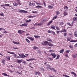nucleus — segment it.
I'll return each mask as SVG.
<instances>
[{"instance_id":"obj_1","label":"nucleus","mask_w":77,"mask_h":77,"mask_svg":"<svg viewBox=\"0 0 77 77\" xmlns=\"http://www.w3.org/2000/svg\"><path fill=\"white\" fill-rule=\"evenodd\" d=\"M7 53H9L10 54H14V57H17L16 56H17V55L16 54H15V53L13 52H9V51H7Z\"/></svg>"},{"instance_id":"obj_2","label":"nucleus","mask_w":77,"mask_h":77,"mask_svg":"<svg viewBox=\"0 0 77 77\" xmlns=\"http://www.w3.org/2000/svg\"><path fill=\"white\" fill-rule=\"evenodd\" d=\"M19 12H20V13H27V11L25 10H21L19 11Z\"/></svg>"},{"instance_id":"obj_3","label":"nucleus","mask_w":77,"mask_h":77,"mask_svg":"<svg viewBox=\"0 0 77 77\" xmlns=\"http://www.w3.org/2000/svg\"><path fill=\"white\" fill-rule=\"evenodd\" d=\"M50 54L51 56H53V58H55V57H56V56H57V55L54 53H51Z\"/></svg>"},{"instance_id":"obj_4","label":"nucleus","mask_w":77,"mask_h":77,"mask_svg":"<svg viewBox=\"0 0 77 77\" xmlns=\"http://www.w3.org/2000/svg\"><path fill=\"white\" fill-rule=\"evenodd\" d=\"M27 38L32 41H33L35 40V39L31 37H28Z\"/></svg>"},{"instance_id":"obj_5","label":"nucleus","mask_w":77,"mask_h":77,"mask_svg":"<svg viewBox=\"0 0 77 77\" xmlns=\"http://www.w3.org/2000/svg\"><path fill=\"white\" fill-rule=\"evenodd\" d=\"M20 27H23V26H27V24L25 23L22 24L20 26Z\"/></svg>"},{"instance_id":"obj_6","label":"nucleus","mask_w":77,"mask_h":77,"mask_svg":"<svg viewBox=\"0 0 77 77\" xmlns=\"http://www.w3.org/2000/svg\"><path fill=\"white\" fill-rule=\"evenodd\" d=\"M29 6H35V3H32L30 2H29Z\"/></svg>"},{"instance_id":"obj_7","label":"nucleus","mask_w":77,"mask_h":77,"mask_svg":"<svg viewBox=\"0 0 77 77\" xmlns=\"http://www.w3.org/2000/svg\"><path fill=\"white\" fill-rule=\"evenodd\" d=\"M48 42L45 41V42H44L43 43H42V45H47V44H48Z\"/></svg>"},{"instance_id":"obj_8","label":"nucleus","mask_w":77,"mask_h":77,"mask_svg":"<svg viewBox=\"0 0 77 77\" xmlns=\"http://www.w3.org/2000/svg\"><path fill=\"white\" fill-rule=\"evenodd\" d=\"M42 23H35L34 24V26H42Z\"/></svg>"},{"instance_id":"obj_9","label":"nucleus","mask_w":77,"mask_h":77,"mask_svg":"<svg viewBox=\"0 0 77 77\" xmlns=\"http://www.w3.org/2000/svg\"><path fill=\"white\" fill-rule=\"evenodd\" d=\"M23 61V60H17V63H21Z\"/></svg>"},{"instance_id":"obj_10","label":"nucleus","mask_w":77,"mask_h":77,"mask_svg":"<svg viewBox=\"0 0 77 77\" xmlns=\"http://www.w3.org/2000/svg\"><path fill=\"white\" fill-rule=\"evenodd\" d=\"M45 20L43 19V20H42L40 22V24H42L44 23H45Z\"/></svg>"},{"instance_id":"obj_11","label":"nucleus","mask_w":77,"mask_h":77,"mask_svg":"<svg viewBox=\"0 0 77 77\" xmlns=\"http://www.w3.org/2000/svg\"><path fill=\"white\" fill-rule=\"evenodd\" d=\"M35 75H37V74H38V75H40L41 74V72H35Z\"/></svg>"},{"instance_id":"obj_12","label":"nucleus","mask_w":77,"mask_h":77,"mask_svg":"<svg viewBox=\"0 0 77 77\" xmlns=\"http://www.w3.org/2000/svg\"><path fill=\"white\" fill-rule=\"evenodd\" d=\"M2 75H4V76H7V77H9V75H8L7 74L5 73H2Z\"/></svg>"},{"instance_id":"obj_13","label":"nucleus","mask_w":77,"mask_h":77,"mask_svg":"<svg viewBox=\"0 0 77 77\" xmlns=\"http://www.w3.org/2000/svg\"><path fill=\"white\" fill-rule=\"evenodd\" d=\"M48 45H49L50 47L53 46V44H52V43H48Z\"/></svg>"},{"instance_id":"obj_14","label":"nucleus","mask_w":77,"mask_h":77,"mask_svg":"<svg viewBox=\"0 0 77 77\" xmlns=\"http://www.w3.org/2000/svg\"><path fill=\"white\" fill-rule=\"evenodd\" d=\"M53 23V21L51 20L50 21H49L48 23L47 24L48 26H49V25H50V24Z\"/></svg>"},{"instance_id":"obj_15","label":"nucleus","mask_w":77,"mask_h":77,"mask_svg":"<svg viewBox=\"0 0 77 77\" xmlns=\"http://www.w3.org/2000/svg\"><path fill=\"white\" fill-rule=\"evenodd\" d=\"M74 36L75 37H77V31H75L74 33Z\"/></svg>"},{"instance_id":"obj_16","label":"nucleus","mask_w":77,"mask_h":77,"mask_svg":"<svg viewBox=\"0 0 77 77\" xmlns=\"http://www.w3.org/2000/svg\"><path fill=\"white\" fill-rule=\"evenodd\" d=\"M25 40H26V42H28V44H30V41L28 39L26 38Z\"/></svg>"},{"instance_id":"obj_17","label":"nucleus","mask_w":77,"mask_h":77,"mask_svg":"<svg viewBox=\"0 0 77 77\" xmlns=\"http://www.w3.org/2000/svg\"><path fill=\"white\" fill-rule=\"evenodd\" d=\"M18 3H17L14 2L13 4V5L14 6H18Z\"/></svg>"},{"instance_id":"obj_18","label":"nucleus","mask_w":77,"mask_h":77,"mask_svg":"<svg viewBox=\"0 0 77 77\" xmlns=\"http://www.w3.org/2000/svg\"><path fill=\"white\" fill-rule=\"evenodd\" d=\"M64 16H66L68 15V13L66 12V11H64L63 13Z\"/></svg>"},{"instance_id":"obj_19","label":"nucleus","mask_w":77,"mask_h":77,"mask_svg":"<svg viewBox=\"0 0 77 77\" xmlns=\"http://www.w3.org/2000/svg\"><path fill=\"white\" fill-rule=\"evenodd\" d=\"M70 42H77V40H72L70 41Z\"/></svg>"},{"instance_id":"obj_20","label":"nucleus","mask_w":77,"mask_h":77,"mask_svg":"<svg viewBox=\"0 0 77 77\" xmlns=\"http://www.w3.org/2000/svg\"><path fill=\"white\" fill-rule=\"evenodd\" d=\"M33 49L34 50H36V49H38L39 48L36 47V46H34V47H32Z\"/></svg>"},{"instance_id":"obj_21","label":"nucleus","mask_w":77,"mask_h":77,"mask_svg":"<svg viewBox=\"0 0 77 77\" xmlns=\"http://www.w3.org/2000/svg\"><path fill=\"white\" fill-rule=\"evenodd\" d=\"M77 20V17H75L73 19V21H76Z\"/></svg>"},{"instance_id":"obj_22","label":"nucleus","mask_w":77,"mask_h":77,"mask_svg":"<svg viewBox=\"0 0 77 77\" xmlns=\"http://www.w3.org/2000/svg\"><path fill=\"white\" fill-rule=\"evenodd\" d=\"M77 55L75 54H72V57H74V58H76L77 57V56H76Z\"/></svg>"},{"instance_id":"obj_23","label":"nucleus","mask_w":77,"mask_h":77,"mask_svg":"<svg viewBox=\"0 0 77 77\" xmlns=\"http://www.w3.org/2000/svg\"><path fill=\"white\" fill-rule=\"evenodd\" d=\"M18 33H19V34H22L23 32H21V30H20L18 31Z\"/></svg>"},{"instance_id":"obj_24","label":"nucleus","mask_w":77,"mask_h":77,"mask_svg":"<svg viewBox=\"0 0 77 77\" xmlns=\"http://www.w3.org/2000/svg\"><path fill=\"white\" fill-rule=\"evenodd\" d=\"M2 63L3 64V65H5V60L3 59V60H2Z\"/></svg>"},{"instance_id":"obj_25","label":"nucleus","mask_w":77,"mask_h":77,"mask_svg":"<svg viewBox=\"0 0 77 77\" xmlns=\"http://www.w3.org/2000/svg\"><path fill=\"white\" fill-rule=\"evenodd\" d=\"M57 17V16H55L52 19V20H54V19H56Z\"/></svg>"},{"instance_id":"obj_26","label":"nucleus","mask_w":77,"mask_h":77,"mask_svg":"<svg viewBox=\"0 0 77 77\" xmlns=\"http://www.w3.org/2000/svg\"><path fill=\"white\" fill-rule=\"evenodd\" d=\"M35 8H42V7H41V6H39V5H38L37 6H36L35 7Z\"/></svg>"},{"instance_id":"obj_27","label":"nucleus","mask_w":77,"mask_h":77,"mask_svg":"<svg viewBox=\"0 0 77 77\" xmlns=\"http://www.w3.org/2000/svg\"><path fill=\"white\" fill-rule=\"evenodd\" d=\"M51 27L52 29H55V26H51Z\"/></svg>"},{"instance_id":"obj_28","label":"nucleus","mask_w":77,"mask_h":77,"mask_svg":"<svg viewBox=\"0 0 77 77\" xmlns=\"http://www.w3.org/2000/svg\"><path fill=\"white\" fill-rule=\"evenodd\" d=\"M64 51V49H62V50L60 51V53H63Z\"/></svg>"},{"instance_id":"obj_29","label":"nucleus","mask_w":77,"mask_h":77,"mask_svg":"<svg viewBox=\"0 0 77 77\" xmlns=\"http://www.w3.org/2000/svg\"><path fill=\"white\" fill-rule=\"evenodd\" d=\"M71 73H72V74H74V75L75 77H76V74L75 73H74V72H72Z\"/></svg>"},{"instance_id":"obj_30","label":"nucleus","mask_w":77,"mask_h":77,"mask_svg":"<svg viewBox=\"0 0 77 77\" xmlns=\"http://www.w3.org/2000/svg\"><path fill=\"white\" fill-rule=\"evenodd\" d=\"M28 18H33V17L32 16H28L27 17Z\"/></svg>"},{"instance_id":"obj_31","label":"nucleus","mask_w":77,"mask_h":77,"mask_svg":"<svg viewBox=\"0 0 77 77\" xmlns=\"http://www.w3.org/2000/svg\"><path fill=\"white\" fill-rule=\"evenodd\" d=\"M47 41H49V42H51V41H52V40H51V39L50 38H48L47 39Z\"/></svg>"},{"instance_id":"obj_32","label":"nucleus","mask_w":77,"mask_h":77,"mask_svg":"<svg viewBox=\"0 0 77 77\" xmlns=\"http://www.w3.org/2000/svg\"><path fill=\"white\" fill-rule=\"evenodd\" d=\"M56 15H59V14H60V12H59V11H57L56 12Z\"/></svg>"},{"instance_id":"obj_33","label":"nucleus","mask_w":77,"mask_h":77,"mask_svg":"<svg viewBox=\"0 0 77 77\" xmlns=\"http://www.w3.org/2000/svg\"><path fill=\"white\" fill-rule=\"evenodd\" d=\"M48 8L50 9H52L53 8V6H52L49 5L48 6Z\"/></svg>"},{"instance_id":"obj_34","label":"nucleus","mask_w":77,"mask_h":77,"mask_svg":"<svg viewBox=\"0 0 77 77\" xmlns=\"http://www.w3.org/2000/svg\"><path fill=\"white\" fill-rule=\"evenodd\" d=\"M7 59H8V60H10L11 58H10V57L8 56L6 57Z\"/></svg>"},{"instance_id":"obj_35","label":"nucleus","mask_w":77,"mask_h":77,"mask_svg":"<svg viewBox=\"0 0 77 77\" xmlns=\"http://www.w3.org/2000/svg\"><path fill=\"white\" fill-rule=\"evenodd\" d=\"M59 57H60V55H58V56H57L56 59H59Z\"/></svg>"},{"instance_id":"obj_36","label":"nucleus","mask_w":77,"mask_h":77,"mask_svg":"<svg viewBox=\"0 0 77 77\" xmlns=\"http://www.w3.org/2000/svg\"><path fill=\"white\" fill-rule=\"evenodd\" d=\"M34 37H35V38H39L40 37L39 36H36V35H34Z\"/></svg>"},{"instance_id":"obj_37","label":"nucleus","mask_w":77,"mask_h":77,"mask_svg":"<svg viewBox=\"0 0 77 77\" xmlns=\"http://www.w3.org/2000/svg\"><path fill=\"white\" fill-rule=\"evenodd\" d=\"M10 5L8 4H5V5H4V6H10Z\"/></svg>"},{"instance_id":"obj_38","label":"nucleus","mask_w":77,"mask_h":77,"mask_svg":"<svg viewBox=\"0 0 77 77\" xmlns=\"http://www.w3.org/2000/svg\"><path fill=\"white\" fill-rule=\"evenodd\" d=\"M70 51V50H68L66 51V53H69Z\"/></svg>"},{"instance_id":"obj_39","label":"nucleus","mask_w":77,"mask_h":77,"mask_svg":"<svg viewBox=\"0 0 77 77\" xmlns=\"http://www.w3.org/2000/svg\"><path fill=\"white\" fill-rule=\"evenodd\" d=\"M32 13H35V14H38V11H32Z\"/></svg>"},{"instance_id":"obj_40","label":"nucleus","mask_w":77,"mask_h":77,"mask_svg":"<svg viewBox=\"0 0 77 77\" xmlns=\"http://www.w3.org/2000/svg\"><path fill=\"white\" fill-rule=\"evenodd\" d=\"M48 33H53V31H48Z\"/></svg>"},{"instance_id":"obj_41","label":"nucleus","mask_w":77,"mask_h":77,"mask_svg":"<svg viewBox=\"0 0 77 77\" xmlns=\"http://www.w3.org/2000/svg\"><path fill=\"white\" fill-rule=\"evenodd\" d=\"M0 16H4V14H3V13H0Z\"/></svg>"},{"instance_id":"obj_42","label":"nucleus","mask_w":77,"mask_h":77,"mask_svg":"<svg viewBox=\"0 0 77 77\" xmlns=\"http://www.w3.org/2000/svg\"><path fill=\"white\" fill-rule=\"evenodd\" d=\"M67 24H68V25H69V26H72V25H71V23H67Z\"/></svg>"},{"instance_id":"obj_43","label":"nucleus","mask_w":77,"mask_h":77,"mask_svg":"<svg viewBox=\"0 0 77 77\" xmlns=\"http://www.w3.org/2000/svg\"><path fill=\"white\" fill-rule=\"evenodd\" d=\"M52 70L53 71H56V70L54 69V68H52L51 69V70Z\"/></svg>"},{"instance_id":"obj_44","label":"nucleus","mask_w":77,"mask_h":77,"mask_svg":"<svg viewBox=\"0 0 77 77\" xmlns=\"http://www.w3.org/2000/svg\"><path fill=\"white\" fill-rule=\"evenodd\" d=\"M68 6H65L64 7V9H68Z\"/></svg>"},{"instance_id":"obj_45","label":"nucleus","mask_w":77,"mask_h":77,"mask_svg":"<svg viewBox=\"0 0 77 77\" xmlns=\"http://www.w3.org/2000/svg\"><path fill=\"white\" fill-rule=\"evenodd\" d=\"M17 58H18V59H21V58H23V57H19L18 56L17 57Z\"/></svg>"},{"instance_id":"obj_46","label":"nucleus","mask_w":77,"mask_h":77,"mask_svg":"<svg viewBox=\"0 0 77 77\" xmlns=\"http://www.w3.org/2000/svg\"><path fill=\"white\" fill-rule=\"evenodd\" d=\"M69 47L70 48H71L72 49V48H73V47H72V45H70L69 46Z\"/></svg>"},{"instance_id":"obj_47","label":"nucleus","mask_w":77,"mask_h":77,"mask_svg":"<svg viewBox=\"0 0 77 77\" xmlns=\"http://www.w3.org/2000/svg\"><path fill=\"white\" fill-rule=\"evenodd\" d=\"M67 41H70V40H71V38H67Z\"/></svg>"},{"instance_id":"obj_48","label":"nucleus","mask_w":77,"mask_h":77,"mask_svg":"<svg viewBox=\"0 0 77 77\" xmlns=\"http://www.w3.org/2000/svg\"><path fill=\"white\" fill-rule=\"evenodd\" d=\"M33 2H35V3H36L37 5H40V4H41V3H40L39 4V3L36 2L35 1H33Z\"/></svg>"},{"instance_id":"obj_49","label":"nucleus","mask_w":77,"mask_h":77,"mask_svg":"<svg viewBox=\"0 0 77 77\" xmlns=\"http://www.w3.org/2000/svg\"><path fill=\"white\" fill-rule=\"evenodd\" d=\"M21 55L22 56H23V57H26V55H24V54H22Z\"/></svg>"},{"instance_id":"obj_50","label":"nucleus","mask_w":77,"mask_h":77,"mask_svg":"<svg viewBox=\"0 0 77 77\" xmlns=\"http://www.w3.org/2000/svg\"><path fill=\"white\" fill-rule=\"evenodd\" d=\"M56 29H57V30H60V29L59 28V27H57V26H56Z\"/></svg>"},{"instance_id":"obj_51","label":"nucleus","mask_w":77,"mask_h":77,"mask_svg":"<svg viewBox=\"0 0 77 77\" xmlns=\"http://www.w3.org/2000/svg\"><path fill=\"white\" fill-rule=\"evenodd\" d=\"M63 32H65L66 33V29H64L63 30Z\"/></svg>"},{"instance_id":"obj_52","label":"nucleus","mask_w":77,"mask_h":77,"mask_svg":"<svg viewBox=\"0 0 77 77\" xmlns=\"http://www.w3.org/2000/svg\"><path fill=\"white\" fill-rule=\"evenodd\" d=\"M40 69L41 70H42V71H44V68H42V67H40Z\"/></svg>"},{"instance_id":"obj_53","label":"nucleus","mask_w":77,"mask_h":77,"mask_svg":"<svg viewBox=\"0 0 77 77\" xmlns=\"http://www.w3.org/2000/svg\"><path fill=\"white\" fill-rule=\"evenodd\" d=\"M13 43H14V44H17V42L14 41H13Z\"/></svg>"},{"instance_id":"obj_54","label":"nucleus","mask_w":77,"mask_h":77,"mask_svg":"<svg viewBox=\"0 0 77 77\" xmlns=\"http://www.w3.org/2000/svg\"><path fill=\"white\" fill-rule=\"evenodd\" d=\"M13 48L15 50H17V49H18V48Z\"/></svg>"},{"instance_id":"obj_55","label":"nucleus","mask_w":77,"mask_h":77,"mask_svg":"<svg viewBox=\"0 0 77 77\" xmlns=\"http://www.w3.org/2000/svg\"><path fill=\"white\" fill-rule=\"evenodd\" d=\"M67 35V34H66V33H64V36H66V35Z\"/></svg>"},{"instance_id":"obj_56","label":"nucleus","mask_w":77,"mask_h":77,"mask_svg":"<svg viewBox=\"0 0 77 77\" xmlns=\"http://www.w3.org/2000/svg\"><path fill=\"white\" fill-rule=\"evenodd\" d=\"M31 59V60H35V59L33 58H31V59Z\"/></svg>"},{"instance_id":"obj_57","label":"nucleus","mask_w":77,"mask_h":77,"mask_svg":"<svg viewBox=\"0 0 77 77\" xmlns=\"http://www.w3.org/2000/svg\"><path fill=\"white\" fill-rule=\"evenodd\" d=\"M60 24H62V25H63V23L62 22H61L60 23Z\"/></svg>"},{"instance_id":"obj_58","label":"nucleus","mask_w":77,"mask_h":77,"mask_svg":"<svg viewBox=\"0 0 77 77\" xmlns=\"http://www.w3.org/2000/svg\"><path fill=\"white\" fill-rule=\"evenodd\" d=\"M19 54V56H20V57H22L23 58V57L22 56V55H21V54Z\"/></svg>"},{"instance_id":"obj_59","label":"nucleus","mask_w":77,"mask_h":77,"mask_svg":"<svg viewBox=\"0 0 77 77\" xmlns=\"http://www.w3.org/2000/svg\"><path fill=\"white\" fill-rule=\"evenodd\" d=\"M74 46L76 47H77V43L75 44L74 45Z\"/></svg>"},{"instance_id":"obj_60","label":"nucleus","mask_w":77,"mask_h":77,"mask_svg":"<svg viewBox=\"0 0 77 77\" xmlns=\"http://www.w3.org/2000/svg\"><path fill=\"white\" fill-rule=\"evenodd\" d=\"M69 35H70V36H72V33H69Z\"/></svg>"},{"instance_id":"obj_61","label":"nucleus","mask_w":77,"mask_h":77,"mask_svg":"<svg viewBox=\"0 0 77 77\" xmlns=\"http://www.w3.org/2000/svg\"><path fill=\"white\" fill-rule=\"evenodd\" d=\"M16 44L17 45H18L20 44V42H18L17 43L16 42Z\"/></svg>"},{"instance_id":"obj_62","label":"nucleus","mask_w":77,"mask_h":77,"mask_svg":"<svg viewBox=\"0 0 77 77\" xmlns=\"http://www.w3.org/2000/svg\"><path fill=\"white\" fill-rule=\"evenodd\" d=\"M38 53H41V51L38 50Z\"/></svg>"},{"instance_id":"obj_63","label":"nucleus","mask_w":77,"mask_h":77,"mask_svg":"<svg viewBox=\"0 0 77 77\" xmlns=\"http://www.w3.org/2000/svg\"><path fill=\"white\" fill-rule=\"evenodd\" d=\"M52 51H53V50H50L49 51V52H52Z\"/></svg>"},{"instance_id":"obj_64","label":"nucleus","mask_w":77,"mask_h":77,"mask_svg":"<svg viewBox=\"0 0 77 77\" xmlns=\"http://www.w3.org/2000/svg\"><path fill=\"white\" fill-rule=\"evenodd\" d=\"M65 56H66V57H68V55L67 54H66L65 55Z\"/></svg>"}]
</instances>
